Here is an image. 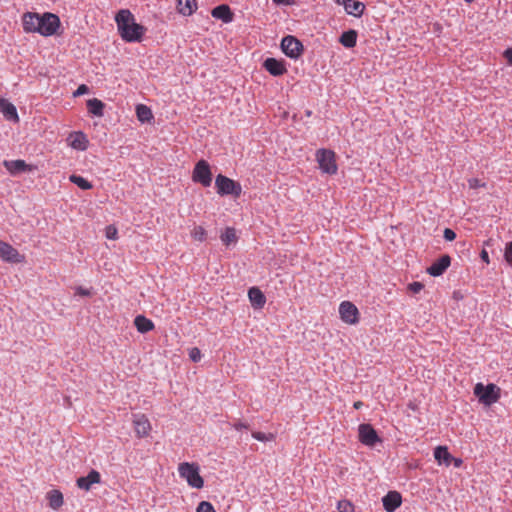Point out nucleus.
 Returning a JSON list of instances; mask_svg holds the SVG:
<instances>
[{"instance_id": "f257e3e1", "label": "nucleus", "mask_w": 512, "mask_h": 512, "mask_svg": "<svg viewBox=\"0 0 512 512\" xmlns=\"http://www.w3.org/2000/svg\"><path fill=\"white\" fill-rule=\"evenodd\" d=\"M115 22L122 40L127 43L141 42L147 31L146 27L136 22L129 9L119 10L115 15Z\"/></svg>"}, {"instance_id": "f03ea898", "label": "nucleus", "mask_w": 512, "mask_h": 512, "mask_svg": "<svg viewBox=\"0 0 512 512\" xmlns=\"http://www.w3.org/2000/svg\"><path fill=\"white\" fill-rule=\"evenodd\" d=\"M61 26L60 18L51 12L38 13V34L44 37L55 35Z\"/></svg>"}, {"instance_id": "7ed1b4c3", "label": "nucleus", "mask_w": 512, "mask_h": 512, "mask_svg": "<svg viewBox=\"0 0 512 512\" xmlns=\"http://www.w3.org/2000/svg\"><path fill=\"white\" fill-rule=\"evenodd\" d=\"M178 472L181 478L185 479L192 488L201 489L204 480L199 473V466L195 463L183 462L179 464Z\"/></svg>"}, {"instance_id": "20e7f679", "label": "nucleus", "mask_w": 512, "mask_h": 512, "mask_svg": "<svg viewBox=\"0 0 512 512\" xmlns=\"http://www.w3.org/2000/svg\"><path fill=\"white\" fill-rule=\"evenodd\" d=\"M474 394L482 404L490 406L500 398V388L493 383L487 385L477 383L474 387Z\"/></svg>"}, {"instance_id": "39448f33", "label": "nucleus", "mask_w": 512, "mask_h": 512, "mask_svg": "<svg viewBox=\"0 0 512 512\" xmlns=\"http://www.w3.org/2000/svg\"><path fill=\"white\" fill-rule=\"evenodd\" d=\"M215 186L217 193L220 196L232 195L234 197H239L242 193V187L239 182L222 174H218L216 176Z\"/></svg>"}, {"instance_id": "423d86ee", "label": "nucleus", "mask_w": 512, "mask_h": 512, "mask_svg": "<svg viewBox=\"0 0 512 512\" xmlns=\"http://www.w3.org/2000/svg\"><path fill=\"white\" fill-rule=\"evenodd\" d=\"M316 160L323 173L334 175L337 173L336 154L330 149L321 148L316 152Z\"/></svg>"}, {"instance_id": "0eeeda50", "label": "nucleus", "mask_w": 512, "mask_h": 512, "mask_svg": "<svg viewBox=\"0 0 512 512\" xmlns=\"http://www.w3.org/2000/svg\"><path fill=\"white\" fill-rule=\"evenodd\" d=\"M192 180L195 183H200L204 187H209L212 183V172L209 163L201 159L193 169Z\"/></svg>"}, {"instance_id": "6e6552de", "label": "nucleus", "mask_w": 512, "mask_h": 512, "mask_svg": "<svg viewBox=\"0 0 512 512\" xmlns=\"http://www.w3.org/2000/svg\"><path fill=\"white\" fill-rule=\"evenodd\" d=\"M281 49L287 57L298 59L303 52V44L296 37L287 35L281 41Z\"/></svg>"}, {"instance_id": "1a4fd4ad", "label": "nucleus", "mask_w": 512, "mask_h": 512, "mask_svg": "<svg viewBox=\"0 0 512 512\" xmlns=\"http://www.w3.org/2000/svg\"><path fill=\"white\" fill-rule=\"evenodd\" d=\"M358 436L359 441L368 447H375L376 444L382 443V439L378 436L371 424H360L358 427Z\"/></svg>"}, {"instance_id": "9d476101", "label": "nucleus", "mask_w": 512, "mask_h": 512, "mask_svg": "<svg viewBox=\"0 0 512 512\" xmlns=\"http://www.w3.org/2000/svg\"><path fill=\"white\" fill-rule=\"evenodd\" d=\"M0 258L8 263H21L24 261V256L21 255L17 249L11 244L0 240Z\"/></svg>"}, {"instance_id": "9b49d317", "label": "nucleus", "mask_w": 512, "mask_h": 512, "mask_svg": "<svg viewBox=\"0 0 512 512\" xmlns=\"http://www.w3.org/2000/svg\"><path fill=\"white\" fill-rule=\"evenodd\" d=\"M339 314L342 319L347 324H356L358 322V309L357 307L349 302L343 301L339 306Z\"/></svg>"}, {"instance_id": "f8f14e48", "label": "nucleus", "mask_w": 512, "mask_h": 512, "mask_svg": "<svg viewBox=\"0 0 512 512\" xmlns=\"http://www.w3.org/2000/svg\"><path fill=\"white\" fill-rule=\"evenodd\" d=\"M133 425L135 433L139 438L148 436L151 431L150 421L144 414H134Z\"/></svg>"}, {"instance_id": "ddd939ff", "label": "nucleus", "mask_w": 512, "mask_h": 512, "mask_svg": "<svg viewBox=\"0 0 512 512\" xmlns=\"http://www.w3.org/2000/svg\"><path fill=\"white\" fill-rule=\"evenodd\" d=\"M263 67L272 75V76H281L287 72L285 62L283 60H278L276 58H266L263 62Z\"/></svg>"}, {"instance_id": "4468645a", "label": "nucleus", "mask_w": 512, "mask_h": 512, "mask_svg": "<svg viewBox=\"0 0 512 512\" xmlns=\"http://www.w3.org/2000/svg\"><path fill=\"white\" fill-rule=\"evenodd\" d=\"M101 482V475L98 471L92 469L86 476L79 477L76 480V485L79 489L89 491L93 484Z\"/></svg>"}, {"instance_id": "2eb2a0df", "label": "nucleus", "mask_w": 512, "mask_h": 512, "mask_svg": "<svg viewBox=\"0 0 512 512\" xmlns=\"http://www.w3.org/2000/svg\"><path fill=\"white\" fill-rule=\"evenodd\" d=\"M382 503L385 511L394 512L402 504V496L397 491H389L383 498Z\"/></svg>"}, {"instance_id": "dca6fc26", "label": "nucleus", "mask_w": 512, "mask_h": 512, "mask_svg": "<svg viewBox=\"0 0 512 512\" xmlns=\"http://www.w3.org/2000/svg\"><path fill=\"white\" fill-rule=\"evenodd\" d=\"M451 258L449 255H442L439 259L432 263L427 272L434 277L441 276L450 266Z\"/></svg>"}, {"instance_id": "f3484780", "label": "nucleus", "mask_w": 512, "mask_h": 512, "mask_svg": "<svg viewBox=\"0 0 512 512\" xmlns=\"http://www.w3.org/2000/svg\"><path fill=\"white\" fill-rule=\"evenodd\" d=\"M5 168L11 175H18L24 172H30L33 168L28 165L24 160H5L3 162Z\"/></svg>"}, {"instance_id": "a211bd4d", "label": "nucleus", "mask_w": 512, "mask_h": 512, "mask_svg": "<svg viewBox=\"0 0 512 512\" xmlns=\"http://www.w3.org/2000/svg\"><path fill=\"white\" fill-rule=\"evenodd\" d=\"M38 13L26 12L22 16V26L25 33H37L38 34Z\"/></svg>"}, {"instance_id": "6ab92c4d", "label": "nucleus", "mask_w": 512, "mask_h": 512, "mask_svg": "<svg viewBox=\"0 0 512 512\" xmlns=\"http://www.w3.org/2000/svg\"><path fill=\"white\" fill-rule=\"evenodd\" d=\"M0 112L9 121H13V122L19 121V116H18L17 109H16L15 105L12 104L7 99L0 98Z\"/></svg>"}, {"instance_id": "aec40b11", "label": "nucleus", "mask_w": 512, "mask_h": 512, "mask_svg": "<svg viewBox=\"0 0 512 512\" xmlns=\"http://www.w3.org/2000/svg\"><path fill=\"white\" fill-rule=\"evenodd\" d=\"M342 5L348 15H352L357 18L361 17L365 10L364 3L356 0H342Z\"/></svg>"}, {"instance_id": "412c9836", "label": "nucleus", "mask_w": 512, "mask_h": 512, "mask_svg": "<svg viewBox=\"0 0 512 512\" xmlns=\"http://www.w3.org/2000/svg\"><path fill=\"white\" fill-rule=\"evenodd\" d=\"M71 139L70 146L78 151H85L88 148L89 141L87 136L82 132H73L70 134Z\"/></svg>"}, {"instance_id": "4be33fe9", "label": "nucleus", "mask_w": 512, "mask_h": 512, "mask_svg": "<svg viewBox=\"0 0 512 512\" xmlns=\"http://www.w3.org/2000/svg\"><path fill=\"white\" fill-rule=\"evenodd\" d=\"M248 297L251 305L256 309L263 308L266 303V297L258 287H251L248 290Z\"/></svg>"}, {"instance_id": "5701e85b", "label": "nucleus", "mask_w": 512, "mask_h": 512, "mask_svg": "<svg viewBox=\"0 0 512 512\" xmlns=\"http://www.w3.org/2000/svg\"><path fill=\"white\" fill-rule=\"evenodd\" d=\"M212 16L216 19L222 20L224 23H230L233 21V13L228 5H219L213 8L211 12Z\"/></svg>"}, {"instance_id": "b1692460", "label": "nucleus", "mask_w": 512, "mask_h": 512, "mask_svg": "<svg viewBox=\"0 0 512 512\" xmlns=\"http://www.w3.org/2000/svg\"><path fill=\"white\" fill-rule=\"evenodd\" d=\"M434 458L438 464L449 466L452 463L453 456L449 453L446 446H437L434 449Z\"/></svg>"}, {"instance_id": "393cba45", "label": "nucleus", "mask_w": 512, "mask_h": 512, "mask_svg": "<svg viewBox=\"0 0 512 512\" xmlns=\"http://www.w3.org/2000/svg\"><path fill=\"white\" fill-rule=\"evenodd\" d=\"M196 9V0H177V11L183 16H191Z\"/></svg>"}, {"instance_id": "a878e982", "label": "nucleus", "mask_w": 512, "mask_h": 512, "mask_svg": "<svg viewBox=\"0 0 512 512\" xmlns=\"http://www.w3.org/2000/svg\"><path fill=\"white\" fill-rule=\"evenodd\" d=\"M134 325L138 332L144 334L154 329V323L144 315H137L134 319Z\"/></svg>"}, {"instance_id": "bb28decb", "label": "nucleus", "mask_w": 512, "mask_h": 512, "mask_svg": "<svg viewBox=\"0 0 512 512\" xmlns=\"http://www.w3.org/2000/svg\"><path fill=\"white\" fill-rule=\"evenodd\" d=\"M357 32L353 29H350L348 31H344L340 38L339 42L345 47V48H353L356 46L357 43Z\"/></svg>"}, {"instance_id": "cd10ccee", "label": "nucleus", "mask_w": 512, "mask_h": 512, "mask_svg": "<svg viewBox=\"0 0 512 512\" xmlns=\"http://www.w3.org/2000/svg\"><path fill=\"white\" fill-rule=\"evenodd\" d=\"M87 109L93 116L102 117L104 114V103L97 98L89 99L87 101Z\"/></svg>"}, {"instance_id": "c85d7f7f", "label": "nucleus", "mask_w": 512, "mask_h": 512, "mask_svg": "<svg viewBox=\"0 0 512 512\" xmlns=\"http://www.w3.org/2000/svg\"><path fill=\"white\" fill-rule=\"evenodd\" d=\"M136 115L140 122H150L153 119V114L151 109L144 105V104H138L136 106Z\"/></svg>"}, {"instance_id": "c756f323", "label": "nucleus", "mask_w": 512, "mask_h": 512, "mask_svg": "<svg viewBox=\"0 0 512 512\" xmlns=\"http://www.w3.org/2000/svg\"><path fill=\"white\" fill-rule=\"evenodd\" d=\"M49 506L58 509L63 505V495L59 490H51L48 493Z\"/></svg>"}, {"instance_id": "7c9ffc66", "label": "nucleus", "mask_w": 512, "mask_h": 512, "mask_svg": "<svg viewBox=\"0 0 512 512\" xmlns=\"http://www.w3.org/2000/svg\"><path fill=\"white\" fill-rule=\"evenodd\" d=\"M69 180L77 185L79 188H81L82 190H89L91 189L93 186L91 184V182H89L86 178L80 176V175H76V174H72L70 177H69Z\"/></svg>"}, {"instance_id": "2f4dec72", "label": "nucleus", "mask_w": 512, "mask_h": 512, "mask_svg": "<svg viewBox=\"0 0 512 512\" xmlns=\"http://www.w3.org/2000/svg\"><path fill=\"white\" fill-rule=\"evenodd\" d=\"M220 239L224 245L229 246L231 243L237 240L236 231L234 228L227 227L224 232L220 235Z\"/></svg>"}, {"instance_id": "473e14b6", "label": "nucleus", "mask_w": 512, "mask_h": 512, "mask_svg": "<svg viewBox=\"0 0 512 512\" xmlns=\"http://www.w3.org/2000/svg\"><path fill=\"white\" fill-rule=\"evenodd\" d=\"M252 437L255 440L260 441V442H270V441H273L275 439L274 434H272V433H263V432H259V431L252 432Z\"/></svg>"}, {"instance_id": "72a5a7b5", "label": "nucleus", "mask_w": 512, "mask_h": 512, "mask_svg": "<svg viewBox=\"0 0 512 512\" xmlns=\"http://www.w3.org/2000/svg\"><path fill=\"white\" fill-rule=\"evenodd\" d=\"M192 237L200 242L206 239V230L202 226H195L191 232Z\"/></svg>"}, {"instance_id": "f704fd0d", "label": "nucleus", "mask_w": 512, "mask_h": 512, "mask_svg": "<svg viewBox=\"0 0 512 512\" xmlns=\"http://www.w3.org/2000/svg\"><path fill=\"white\" fill-rule=\"evenodd\" d=\"M338 512H355L353 504L348 500H340L337 503Z\"/></svg>"}, {"instance_id": "c9c22d12", "label": "nucleus", "mask_w": 512, "mask_h": 512, "mask_svg": "<svg viewBox=\"0 0 512 512\" xmlns=\"http://www.w3.org/2000/svg\"><path fill=\"white\" fill-rule=\"evenodd\" d=\"M196 512H216L213 505L208 501H201L198 504V507L196 509Z\"/></svg>"}, {"instance_id": "e433bc0d", "label": "nucleus", "mask_w": 512, "mask_h": 512, "mask_svg": "<svg viewBox=\"0 0 512 512\" xmlns=\"http://www.w3.org/2000/svg\"><path fill=\"white\" fill-rule=\"evenodd\" d=\"M189 357L193 362H198L201 360V351L198 348L194 347L190 349Z\"/></svg>"}, {"instance_id": "4c0bfd02", "label": "nucleus", "mask_w": 512, "mask_h": 512, "mask_svg": "<svg viewBox=\"0 0 512 512\" xmlns=\"http://www.w3.org/2000/svg\"><path fill=\"white\" fill-rule=\"evenodd\" d=\"M504 258L507 261V263L512 265V241L506 245Z\"/></svg>"}, {"instance_id": "58836bf2", "label": "nucleus", "mask_w": 512, "mask_h": 512, "mask_svg": "<svg viewBox=\"0 0 512 512\" xmlns=\"http://www.w3.org/2000/svg\"><path fill=\"white\" fill-rule=\"evenodd\" d=\"M408 288L412 293L416 294L419 293L424 288V285L421 282L415 281L410 283Z\"/></svg>"}, {"instance_id": "ea45409f", "label": "nucleus", "mask_w": 512, "mask_h": 512, "mask_svg": "<svg viewBox=\"0 0 512 512\" xmlns=\"http://www.w3.org/2000/svg\"><path fill=\"white\" fill-rule=\"evenodd\" d=\"M443 237L446 241H453L456 238V233L450 228H445Z\"/></svg>"}, {"instance_id": "a19ab883", "label": "nucleus", "mask_w": 512, "mask_h": 512, "mask_svg": "<svg viewBox=\"0 0 512 512\" xmlns=\"http://www.w3.org/2000/svg\"><path fill=\"white\" fill-rule=\"evenodd\" d=\"M75 293H76V295L85 296V297L91 296V294H92L91 289L84 288L82 286L76 287Z\"/></svg>"}, {"instance_id": "79ce46f5", "label": "nucleus", "mask_w": 512, "mask_h": 512, "mask_svg": "<svg viewBox=\"0 0 512 512\" xmlns=\"http://www.w3.org/2000/svg\"><path fill=\"white\" fill-rule=\"evenodd\" d=\"M89 92V88L87 85L85 84H81L80 86H78V88L76 89V91L73 93V95L75 97L77 96H81V95H84V94H87Z\"/></svg>"}, {"instance_id": "37998d69", "label": "nucleus", "mask_w": 512, "mask_h": 512, "mask_svg": "<svg viewBox=\"0 0 512 512\" xmlns=\"http://www.w3.org/2000/svg\"><path fill=\"white\" fill-rule=\"evenodd\" d=\"M503 56L504 58L507 60V62L512 65V48H507L504 52H503Z\"/></svg>"}, {"instance_id": "c03bdc74", "label": "nucleus", "mask_w": 512, "mask_h": 512, "mask_svg": "<svg viewBox=\"0 0 512 512\" xmlns=\"http://www.w3.org/2000/svg\"><path fill=\"white\" fill-rule=\"evenodd\" d=\"M117 234V230L115 228H112L111 226L107 227V238L109 239H115Z\"/></svg>"}, {"instance_id": "a18cd8bd", "label": "nucleus", "mask_w": 512, "mask_h": 512, "mask_svg": "<svg viewBox=\"0 0 512 512\" xmlns=\"http://www.w3.org/2000/svg\"><path fill=\"white\" fill-rule=\"evenodd\" d=\"M233 428L236 430L248 429V425L244 422L238 421L233 424Z\"/></svg>"}, {"instance_id": "49530a36", "label": "nucleus", "mask_w": 512, "mask_h": 512, "mask_svg": "<svg viewBox=\"0 0 512 512\" xmlns=\"http://www.w3.org/2000/svg\"><path fill=\"white\" fill-rule=\"evenodd\" d=\"M480 257L484 262L489 263V255L486 250L481 251Z\"/></svg>"}, {"instance_id": "de8ad7c7", "label": "nucleus", "mask_w": 512, "mask_h": 512, "mask_svg": "<svg viewBox=\"0 0 512 512\" xmlns=\"http://www.w3.org/2000/svg\"><path fill=\"white\" fill-rule=\"evenodd\" d=\"M273 2L277 5H280V4L291 5L293 3V0H273Z\"/></svg>"}, {"instance_id": "09e8293b", "label": "nucleus", "mask_w": 512, "mask_h": 512, "mask_svg": "<svg viewBox=\"0 0 512 512\" xmlns=\"http://www.w3.org/2000/svg\"><path fill=\"white\" fill-rule=\"evenodd\" d=\"M452 462L455 467H460L462 465V460L460 458H454L452 459Z\"/></svg>"}, {"instance_id": "8fccbe9b", "label": "nucleus", "mask_w": 512, "mask_h": 512, "mask_svg": "<svg viewBox=\"0 0 512 512\" xmlns=\"http://www.w3.org/2000/svg\"><path fill=\"white\" fill-rule=\"evenodd\" d=\"M362 405H363V403H362V402H360V401H358V402H355V403H354V407H355L356 409L361 408V406H362Z\"/></svg>"}, {"instance_id": "3c124183", "label": "nucleus", "mask_w": 512, "mask_h": 512, "mask_svg": "<svg viewBox=\"0 0 512 512\" xmlns=\"http://www.w3.org/2000/svg\"><path fill=\"white\" fill-rule=\"evenodd\" d=\"M467 3H472L474 0H465Z\"/></svg>"}, {"instance_id": "603ef678", "label": "nucleus", "mask_w": 512, "mask_h": 512, "mask_svg": "<svg viewBox=\"0 0 512 512\" xmlns=\"http://www.w3.org/2000/svg\"><path fill=\"white\" fill-rule=\"evenodd\" d=\"M338 4H342V0H336Z\"/></svg>"}]
</instances>
